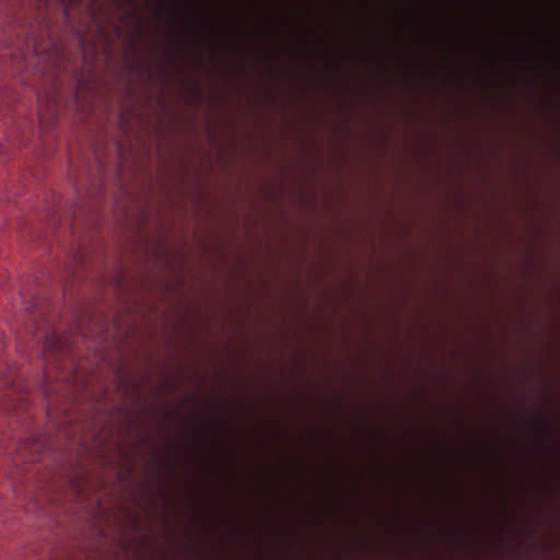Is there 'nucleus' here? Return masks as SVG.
<instances>
[{
    "instance_id": "obj_1",
    "label": "nucleus",
    "mask_w": 560,
    "mask_h": 560,
    "mask_svg": "<svg viewBox=\"0 0 560 560\" xmlns=\"http://www.w3.org/2000/svg\"><path fill=\"white\" fill-rule=\"evenodd\" d=\"M172 8L179 16L182 26L185 31L192 34H199L203 25V20L197 15L192 9L188 8L184 0H176L172 2Z\"/></svg>"
},
{
    "instance_id": "obj_2",
    "label": "nucleus",
    "mask_w": 560,
    "mask_h": 560,
    "mask_svg": "<svg viewBox=\"0 0 560 560\" xmlns=\"http://www.w3.org/2000/svg\"><path fill=\"white\" fill-rule=\"evenodd\" d=\"M527 423L539 439L542 441L548 439L550 434V424L548 417L544 411H540L537 415H530Z\"/></svg>"
},
{
    "instance_id": "obj_3",
    "label": "nucleus",
    "mask_w": 560,
    "mask_h": 560,
    "mask_svg": "<svg viewBox=\"0 0 560 560\" xmlns=\"http://www.w3.org/2000/svg\"><path fill=\"white\" fill-rule=\"evenodd\" d=\"M179 55L185 59V61L191 62L198 67L201 66L200 59L195 57L191 52L184 51L180 48L179 44L176 42L173 43L172 49L166 52V55H165L166 61L171 62V63H175L176 59Z\"/></svg>"
},
{
    "instance_id": "obj_4",
    "label": "nucleus",
    "mask_w": 560,
    "mask_h": 560,
    "mask_svg": "<svg viewBox=\"0 0 560 560\" xmlns=\"http://www.w3.org/2000/svg\"><path fill=\"white\" fill-rule=\"evenodd\" d=\"M63 348H68V340L57 335L55 331L47 336L46 349L49 351H62Z\"/></svg>"
},
{
    "instance_id": "obj_5",
    "label": "nucleus",
    "mask_w": 560,
    "mask_h": 560,
    "mask_svg": "<svg viewBox=\"0 0 560 560\" xmlns=\"http://www.w3.org/2000/svg\"><path fill=\"white\" fill-rule=\"evenodd\" d=\"M213 420L215 421V423L218 424L217 427L212 428L210 433H211V436L213 439H215L217 441H220L221 440V430H220V427L225 424V421L224 419L219 415L218 410L213 413Z\"/></svg>"
},
{
    "instance_id": "obj_6",
    "label": "nucleus",
    "mask_w": 560,
    "mask_h": 560,
    "mask_svg": "<svg viewBox=\"0 0 560 560\" xmlns=\"http://www.w3.org/2000/svg\"><path fill=\"white\" fill-rule=\"evenodd\" d=\"M132 71L141 77L150 79L152 77V70L150 67H144L139 62H135L131 67Z\"/></svg>"
},
{
    "instance_id": "obj_7",
    "label": "nucleus",
    "mask_w": 560,
    "mask_h": 560,
    "mask_svg": "<svg viewBox=\"0 0 560 560\" xmlns=\"http://www.w3.org/2000/svg\"><path fill=\"white\" fill-rule=\"evenodd\" d=\"M475 8L479 11V13L489 18L491 15V10L489 8H486L480 1H477L475 3Z\"/></svg>"
},
{
    "instance_id": "obj_8",
    "label": "nucleus",
    "mask_w": 560,
    "mask_h": 560,
    "mask_svg": "<svg viewBox=\"0 0 560 560\" xmlns=\"http://www.w3.org/2000/svg\"><path fill=\"white\" fill-rule=\"evenodd\" d=\"M37 307V299L34 296L32 301H24V308L27 313H33Z\"/></svg>"
},
{
    "instance_id": "obj_9",
    "label": "nucleus",
    "mask_w": 560,
    "mask_h": 560,
    "mask_svg": "<svg viewBox=\"0 0 560 560\" xmlns=\"http://www.w3.org/2000/svg\"><path fill=\"white\" fill-rule=\"evenodd\" d=\"M359 547L361 551L368 552L374 547V545L366 538H361L359 541Z\"/></svg>"
},
{
    "instance_id": "obj_10",
    "label": "nucleus",
    "mask_w": 560,
    "mask_h": 560,
    "mask_svg": "<svg viewBox=\"0 0 560 560\" xmlns=\"http://www.w3.org/2000/svg\"><path fill=\"white\" fill-rule=\"evenodd\" d=\"M544 28L541 26H537L535 30V42L542 46L544 45Z\"/></svg>"
},
{
    "instance_id": "obj_11",
    "label": "nucleus",
    "mask_w": 560,
    "mask_h": 560,
    "mask_svg": "<svg viewBox=\"0 0 560 560\" xmlns=\"http://www.w3.org/2000/svg\"><path fill=\"white\" fill-rule=\"evenodd\" d=\"M201 97H202V92H201L200 88L194 86L190 101L194 103H199Z\"/></svg>"
},
{
    "instance_id": "obj_12",
    "label": "nucleus",
    "mask_w": 560,
    "mask_h": 560,
    "mask_svg": "<svg viewBox=\"0 0 560 560\" xmlns=\"http://www.w3.org/2000/svg\"><path fill=\"white\" fill-rule=\"evenodd\" d=\"M518 398H520V405H518V409H517V418L521 420L526 410V406H525L526 399L524 396H518Z\"/></svg>"
},
{
    "instance_id": "obj_13",
    "label": "nucleus",
    "mask_w": 560,
    "mask_h": 560,
    "mask_svg": "<svg viewBox=\"0 0 560 560\" xmlns=\"http://www.w3.org/2000/svg\"><path fill=\"white\" fill-rule=\"evenodd\" d=\"M174 460H175V456L173 454L172 457L167 462L164 458H160V465H166L168 471L171 474H173L174 472Z\"/></svg>"
},
{
    "instance_id": "obj_14",
    "label": "nucleus",
    "mask_w": 560,
    "mask_h": 560,
    "mask_svg": "<svg viewBox=\"0 0 560 560\" xmlns=\"http://www.w3.org/2000/svg\"><path fill=\"white\" fill-rule=\"evenodd\" d=\"M14 384V378L11 375H8L2 381L1 385L4 387H11Z\"/></svg>"
},
{
    "instance_id": "obj_15",
    "label": "nucleus",
    "mask_w": 560,
    "mask_h": 560,
    "mask_svg": "<svg viewBox=\"0 0 560 560\" xmlns=\"http://www.w3.org/2000/svg\"><path fill=\"white\" fill-rule=\"evenodd\" d=\"M208 401H209V402H214V404H215L217 409H221V408H223V407L226 405V402H228L225 398H220V399H218V400H215V401H212V400H208Z\"/></svg>"
},
{
    "instance_id": "obj_16",
    "label": "nucleus",
    "mask_w": 560,
    "mask_h": 560,
    "mask_svg": "<svg viewBox=\"0 0 560 560\" xmlns=\"http://www.w3.org/2000/svg\"><path fill=\"white\" fill-rule=\"evenodd\" d=\"M245 405L249 408H254L256 406V401L253 397H248L246 400H245Z\"/></svg>"
},
{
    "instance_id": "obj_17",
    "label": "nucleus",
    "mask_w": 560,
    "mask_h": 560,
    "mask_svg": "<svg viewBox=\"0 0 560 560\" xmlns=\"http://www.w3.org/2000/svg\"><path fill=\"white\" fill-rule=\"evenodd\" d=\"M458 528H459L460 530L466 532V533H471V532H472L471 526H468V525H460V526H458Z\"/></svg>"
},
{
    "instance_id": "obj_18",
    "label": "nucleus",
    "mask_w": 560,
    "mask_h": 560,
    "mask_svg": "<svg viewBox=\"0 0 560 560\" xmlns=\"http://www.w3.org/2000/svg\"><path fill=\"white\" fill-rule=\"evenodd\" d=\"M530 93L534 97H537V95H538V90L534 84H532V86H530Z\"/></svg>"
},
{
    "instance_id": "obj_19",
    "label": "nucleus",
    "mask_w": 560,
    "mask_h": 560,
    "mask_svg": "<svg viewBox=\"0 0 560 560\" xmlns=\"http://www.w3.org/2000/svg\"><path fill=\"white\" fill-rule=\"evenodd\" d=\"M282 75H283L284 78H289V77H290V71H289V69L283 68V69H282Z\"/></svg>"
},
{
    "instance_id": "obj_20",
    "label": "nucleus",
    "mask_w": 560,
    "mask_h": 560,
    "mask_svg": "<svg viewBox=\"0 0 560 560\" xmlns=\"http://www.w3.org/2000/svg\"><path fill=\"white\" fill-rule=\"evenodd\" d=\"M524 536H525L526 539H532L533 538V532L527 530V532H525Z\"/></svg>"
},
{
    "instance_id": "obj_21",
    "label": "nucleus",
    "mask_w": 560,
    "mask_h": 560,
    "mask_svg": "<svg viewBox=\"0 0 560 560\" xmlns=\"http://www.w3.org/2000/svg\"><path fill=\"white\" fill-rule=\"evenodd\" d=\"M336 402H337V405H339V406L342 404V398H341V396H339V395H338V396H336Z\"/></svg>"
},
{
    "instance_id": "obj_22",
    "label": "nucleus",
    "mask_w": 560,
    "mask_h": 560,
    "mask_svg": "<svg viewBox=\"0 0 560 560\" xmlns=\"http://www.w3.org/2000/svg\"><path fill=\"white\" fill-rule=\"evenodd\" d=\"M407 515V511L404 510L402 508L400 509V517H405Z\"/></svg>"
},
{
    "instance_id": "obj_23",
    "label": "nucleus",
    "mask_w": 560,
    "mask_h": 560,
    "mask_svg": "<svg viewBox=\"0 0 560 560\" xmlns=\"http://www.w3.org/2000/svg\"><path fill=\"white\" fill-rule=\"evenodd\" d=\"M248 5L253 8L255 5V0H246Z\"/></svg>"
},
{
    "instance_id": "obj_24",
    "label": "nucleus",
    "mask_w": 560,
    "mask_h": 560,
    "mask_svg": "<svg viewBox=\"0 0 560 560\" xmlns=\"http://www.w3.org/2000/svg\"><path fill=\"white\" fill-rule=\"evenodd\" d=\"M158 5L160 9H162L164 7V1L163 0H158Z\"/></svg>"
},
{
    "instance_id": "obj_25",
    "label": "nucleus",
    "mask_w": 560,
    "mask_h": 560,
    "mask_svg": "<svg viewBox=\"0 0 560 560\" xmlns=\"http://www.w3.org/2000/svg\"><path fill=\"white\" fill-rule=\"evenodd\" d=\"M300 398L303 399V400H306L307 399V395L305 393H301L300 394Z\"/></svg>"
},
{
    "instance_id": "obj_26",
    "label": "nucleus",
    "mask_w": 560,
    "mask_h": 560,
    "mask_svg": "<svg viewBox=\"0 0 560 560\" xmlns=\"http://www.w3.org/2000/svg\"><path fill=\"white\" fill-rule=\"evenodd\" d=\"M448 33H450V35H451L452 37H454V36H455V33H454L453 27H448Z\"/></svg>"
},
{
    "instance_id": "obj_27",
    "label": "nucleus",
    "mask_w": 560,
    "mask_h": 560,
    "mask_svg": "<svg viewBox=\"0 0 560 560\" xmlns=\"http://www.w3.org/2000/svg\"><path fill=\"white\" fill-rule=\"evenodd\" d=\"M164 419H165V420H170V419H171V415H170V412H164Z\"/></svg>"
},
{
    "instance_id": "obj_28",
    "label": "nucleus",
    "mask_w": 560,
    "mask_h": 560,
    "mask_svg": "<svg viewBox=\"0 0 560 560\" xmlns=\"http://www.w3.org/2000/svg\"><path fill=\"white\" fill-rule=\"evenodd\" d=\"M281 553H282L283 557H285L288 559L289 553L287 551H282Z\"/></svg>"
},
{
    "instance_id": "obj_29",
    "label": "nucleus",
    "mask_w": 560,
    "mask_h": 560,
    "mask_svg": "<svg viewBox=\"0 0 560 560\" xmlns=\"http://www.w3.org/2000/svg\"><path fill=\"white\" fill-rule=\"evenodd\" d=\"M63 13H65L66 16L68 15V8L67 7L63 8Z\"/></svg>"
},
{
    "instance_id": "obj_30",
    "label": "nucleus",
    "mask_w": 560,
    "mask_h": 560,
    "mask_svg": "<svg viewBox=\"0 0 560 560\" xmlns=\"http://www.w3.org/2000/svg\"><path fill=\"white\" fill-rule=\"evenodd\" d=\"M478 78H479L480 80H483V79H485V78H483V74H482L481 72H479V73H478Z\"/></svg>"
},
{
    "instance_id": "obj_31",
    "label": "nucleus",
    "mask_w": 560,
    "mask_h": 560,
    "mask_svg": "<svg viewBox=\"0 0 560 560\" xmlns=\"http://www.w3.org/2000/svg\"><path fill=\"white\" fill-rule=\"evenodd\" d=\"M162 72L166 75L167 74V70L165 67L162 68Z\"/></svg>"
},
{
    "instance_id": "obj_32",
    "label": "nucleus",
    "mask_w": 560,
    "mask_h": 560,
    "mask_svg": "<svg viewBox=\"0 0 560 560\" xmlns=\"http://www.w3.org/2000/svg\"><path fill=\"white\" fill-rule=\"evenodd\" d=\"M160 493H161L163 497H165V495H166V494H165V490H164V489L160 490Z\"/></svg>"
},
{
    "instance_id": "obj_33",
    "label": "nucleus",
    "mask_w": 560,
    "mask_h": 560,
    "mask_svg": "<svg viewBox=\"0 0 560 560\" xmlns=\"http://www.w3.org/2000/svg\"><path fill=\"white\" fill-rule=\"evenodd\" d=\"M267 529H268V532H269V533H272V532H273V529H272V527H271V526H267Z\"/></svg>"
},
{
    "instance_id": "obj_34",
    "label": "nucleus",
    "mask_w": 560,
    "mask_h": 560,
    "mask_svg": "<svg viewBox=\"0 0 560 560\" xmlns=\"http://www.w3.org/2000/svg\"><path fill=\"white\" fill-rule=\"evenodd\" d=\"M513 560H522L521 556H515Z\"/></svg>"
},
{
    "instance_id": "obj_35",
    "label": "nucleus",
    "mask_w": 560,
    "mask_h": 560,
    "mask_svg": "<svg viewBox=\"0 0 560 560\" xmlns=\"http://www.w3.org/2000/svg\"><path fill=\"white\" fill-rule=\"evenodd\" d=\"M469 551H474V548L471 546H466Z\"/></svg>"
},
{
    "instance_id": "obj_36",
    "label": "nucleus",
    "mask_w": 560,
    "mask_h": 560,
    "mask_svg": "<svg viewBox=\"0 0 560 560\" xmlns=\"http://www.w3.org/2000/svg\"><path fill=\"white\" fill-rule=\"evenodd\" d=\"M284 25H285V27L289 26V21L288 20L284 21Z\"/></svg>"
},
{
    "instance_id": "obj_37",
    "label": "nucleus",
    "mask_w": 560,
    "mask_h": 560,
    "mask_svg": "<svg viewBox=\"0 0 560 560\" xmlns=\"http://www.w3.org/2000/svg\"><path fill=\"white\" fill-rule=\"evenodd\" d=\"M373 433L380 435V432L376 430H374Z\"/></svg>"
},
{
    "instance_id": "obj_38",
    "label": "nucleus",
    "mask_w": 560,
    "mask_h": 560,
    "mask_svg": "<svg viewBox=\"0 0 560 560\" xmlns=\"http://www.w3.org/2000/svg\"><path fill=\"white\" fill-rule=\"evenodd\" d=\"M162 560H165V559H162Z\"/></svg>"
}]
</instances>
